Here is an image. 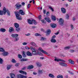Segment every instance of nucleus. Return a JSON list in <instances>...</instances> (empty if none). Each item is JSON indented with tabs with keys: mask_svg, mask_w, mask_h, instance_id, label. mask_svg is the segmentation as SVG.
Instances as JSON below:
<instances>
[{
	"mask_svg": "<svg viewBox=\"0 0 78 78\" xmlns=\"http://www.w3.org/2000/svg\"><path fill=\"white\" fill-rule=\"evenodd\" d=\"M37 28V26H32V28L33 29H34V28Z\"/></svg>",
	"mask_w": 78,
	"mask_h": 78,
	"instance_id": "nucleus-53",
	"label": "nucleus"
},
{
	"mask_svg": "<svg viewBox=\"0 0 78 78\" xmlns=\"http://www.w3.org/2000/svg\"><path fill=\"white\" fill-rule=\"evenodd\" d=\"M9 31L10 33H11L12 31H14V28L12 27H10Z\"/></svg>",
	"mask_w": 78,
	"mask_h": 78,
	"instance_id": "nucleus-21",
	"label": "nucleus"
},
{
	"mask_svg": "<svg viewBox=\"0 0 78 78\" xmlns=\"http://www.w3.org/2000/svg\"><path fill=\"white\" fill-rule=\"evenodd\" d=\"M52 19L54 21H55L56 19V17L55 16H52Z\"/></svg>",
	"mask_w": 78,
	"mask_h": 78,
	"instance_id": "nucleus-30",
	"label": "nucleus"
},
{
	"mask_svg": "<svg viewBox=\"0 0 78 78\" xmlns=\"http://www.w3.org/2000/svg\"><path fill=\"white\" fill-rule=\"evenodd\" d=\"M27 22L29 24H30V25H32L33 24V22H32V20L29 19L27 20Z\"/></svg>",
	"mask_w": 78,
	"mask_h": 78,
	"instance_id": "nucleus-17",
	"label": "nucleus"
},
{
	"mask_svg": "<svg viewBox=\"0 0 78 78\" xmlns=\"http://www.w3.org/2000/svg\"><path fill=\"white\" fill-rule=\"evenodd\" d=\"M3 11L2 10H0V15L2 16L3 15Z\"/></svg>",
	"mask_w": 78,
	"mask_h": 78,
	"instance_id": "nucleus-40",
	"label": "nucleus"
},
{
	"mask_svg": "<svg viewBox=\"0 0 78 78\" xmlns=\"http://www.w3.org/2000/svg\"><path fill=\"white\" fill-rule=\"evenodd\" d=\"M19 72L20 73H22V74H24V75H27V72L25 71H23L22 70H20L19 71Z\"/></svg>",
	"mask_w": 78,
	"mask_h": 78,
	"instance_id": "nucleus-12",
	"label": "nucleus"
},
{
	"mask_svg": "<svg viewBox=\"0 0 78 78\" xmlns=\"http://www.w3.org/2000/svg\"><path fill=\"white\" fill-rule=\"evenodd\" d=\"M48 76L50 78H55V76L54 75L52 74H49L48 75Z\"/></svg>",
	"mask_w": 78,
	"mask_h": 78,
	"instance_id": "nucleus-18",
	"label": "nucleus"
},
{
	"mask_svg": "<svg viewBox=\"0 0 78 78\" xmlns=\"http://www.w3.org/2000/svg\"><path fill=\"white\" fill-rule=\"evenodd\" d=\"M16 77L17 78H23L25 77H26V76H24V75L21 74H18L17 75Z\"/></svg>",
	"mask_w": 78,
	"mask_h": 78,
	"instance_id": "nucleus-9",
	"label": "nucleus"
},
{
	"mask_svg": "<svg viewBox=\"0 0 78 78\" xmlns=\"http://www.w3.org/2000/svg\"><path fill=\"white\" fill-rule=\"evenodd\" d=\"M46 12V10H43V13H44V14H45Z\"/></svg>",
	"mask_w": 78,
	"mask_h": 78,
	"instance_id": "nucleus-61",
	"label": "nucleus"
},
{
	"mask_svg": "<svg viewBox=\"0 0 78 78\" xmlns=\"http://www.w3.org/2000/svg\"><path fill=\"white\" fill-rule=\"evenodd\" d=\"M51 33V30L50 29H48L46 31V34L47 36L49 35Z\"/></svg>",
	"mask_w": 78,
	"mask_h": 78,
	"instance_id": "nucleus-14",
	"label": "nucleus"
},
{
	"mask_svg": "<svg viewBox=\"0 0 78 78\" xmlns=\"http://www.w3.org/2000/svg\"><path fill=\"white\" fill-rule=\"evenodd\" d=\"M15 6H16L17 9H19L20 8V7L22 6V5H19V3H17L16 4Z\"/></svg>",
	"mask_w": 78,
	"mask_h": 78,
	"instance_id": "nucleus-6",
	"label": "nucleus"
},
{
	"mask_svg": "<svg viewBox=\"0 0 78 78\" xmlns=\"http://www.w3.org/2000/svg\"><path fill=\"white\" fill-rule=\"evenodd\" d=\"M30 6H31V4H28V5H27V8L29 9V8H30Z\"/></svg>",
	"mask_w": 78,
	"mask_h": 78,
	"instance_id": "nucleus-49",
	"label": "nucleus"
},
{
	"mask_svg": "<svg viewBox=\"0 0 78 78\" xmlns=\"http://www.w3.org/2000/svg\"><path fill=\"white\" fill-rule=\"evenodd\" d=\"M23 58H25L27 55H26V54H25V52L24 51H23Z\"/></svg>",
	"mask_w": 78,
	"mask_h": 78,
	"instance_id": "nucleus-28",
	"label": "nucleus"
},
{
	"mask_svg": "<svg viewBox=\"0 0 78 78\" xmlns=\"http://www.w3.org/2000/svg\"><path fill=\"white\" fill-rule=\"evenodd\" d=\"M74 51H75L73 50H70V53H73Z\"/></svg>",
	"mask_w": 78,
	"mask_h": 78,
	"instance_id": "nucleus-50",
	"label": "nucleus"
},
{
	"mask_svg": "<svg viewBox=\"0 0 78 78\" xmlns=\"http://www.w3.org/2000/svg\"><path fill=\"white\" fill-rule=\"evenodd\" d=\"M16 31L17 32H20V28H17L16 29Z\"/></svg>",
	"mask_w": 78,
	"mask_h": 78,
	"instance_id": "nucleus-32",
	"label": "nucleus"
},
{
	"mask_svg": "<svg viewBox=\"0 0 78 78\" xmlns=\"http://www.w3.org/2000/svg\"><path fill=\"white\" fill-rule=\"evenodd\" d=\"M49 9H51L52 11H54V10L51 7H49Z\"/></svg>",
	"mask_w": 78,
	"mask_h": 78,
	"instance_id": "nucleus-46",
	"label": "nucleus"
},
{
	"mask_svg": "<svg viewBox=\"0 0 78 78\" xmlns=\"http://www.w3.org/2000/svg\"><path fill=\"white\" fill-rule=\"evenodd\" d=\"M3 59L0 58V64H3Z\"/></svg>",
	"mask_w": 78,
	"mask_h": 78,
	"instance_id": "nucleus-37",
	"label": "nucleus"
},
{
	"mask_svg": "<svg viewBox=\"0 0 78 78\" xmlns=\"http://www.w3.org/2000/svg\"><path fill=\"white\" fill-rule=\"evenodd\" d=\"M31 44L32 45H33V46H35V47H36V44L34 43L33 42H31Z\"/></svg>",
	"mask_w": 78,
	"mask_h": 78,
	"instance_id": "nucleus-33",
	"label": "nucleus"
},
{
	"mask_svg": "<svg viewBox=\"0 0 78 78\" xmlns=\"http://www.w3.org/2000/svg\"><path fill=\"white\" fill-rule=\"evenodd\" d=\"M66 17L67 19H69V15L68 14H67L66 15Z\"/></svg>",
	"mask_w": 78,
	"mask_h": 78,
	"instance_id": "nucleus-44",
	"label": "nucleus"
},
{
	"mask_svg": "<svg viewBox=\"0 0 78 78\" xmlns=\"http://www.w3.org/2000/svg\"><path fill=\"white\" fill-rule=\"evenodd\" d=\"M15 66H16V67H17V66H19V63H16L15 64Z\"/></svg>",
	"mask_w": 78,
	"mask_h": 78,
	"instance_id": "nucleus-45",
	"label": "nucleus"
},
{
	"mask_svg": "<svg viewBox=\"0 0 78 78\" xmlns=\"http://www.w3.org/2000/svg\"><path fill=\"white\" fill-rule=\"evenodd\" d=\"M37 65L38 67H42V64L39 62L37 63Z\"/></svg>",
	"mask_w": 78,
	"mask_h": 78,
	"instance_id": "nucleus-19",
	"label": "nucleus"
},
{
	"mask_svg": "<svg viewBox=\"0 0 78 78\" xmlns=\"http://www.w3.org/2000/svg\"><path fill=\"white\" fill-rule=\"evenodd\" d=\"M34 68V66H33L29 65L28 66L27 69H32Z\"/></svg>",
	"mask_w": 78,
	"mask_h": 78,
	"instance_id": "nucleus-16",
	"label": "nucleus"
},
{
	"mask_svg": "<svg viewBox=\"0 0 78 78\" xmlns=\"http://www.w3.org/2000/svg\"><path fill=\"white\" fill-rule=\"evenodd\" d=\"M25 69H26V67H25V66H24V67L22 68L21 70H25Z\"/></svg>",
	"mask_w": 78,
	"mask_h": 78,
	"instance_id": "nucleus-59",
	"label": "nucleus"
},
{
	"mask_svg": "<svg viewBox=\"0 0 78 78\" xmlns=\"http://www.w3.org/2000/svg\"><path fill=\"white\" fill-rule=\"evenodd\" d=\"M25 35L26 36H30V33H28L27 34H26Z\"/></svg>",
	"mask_w": 78,
	"mask_h": 78,
	"instance_id": "nucleus-58",
	"label": "nucleus"
},
{
	"mask_svg": "<svg viewBox=\"0 0 78 78\" xmlns=\"http://www.w3.org/2000/svg\"><path fill=\"white\" fill-rule=\"evenodd\" d=\"M46 40V38H44V37H41V40L43 41H45Z\"/></svg>",
	"mask_w": 78,
	"mask_h": 78,
	"instance_id": "nucleus-36",
	"label": "nucleus"
},
{
	"mask_svg": "<svg viewBox=\"0 0 78 78\" xmlns=\"http://www.w3.org/2000/svg\"><path fill=\"white\" fill-rule=\"evenodd\" d=\"M11 68V66L10 65H9L7 66V70H9Z\"/></svg>",
	"mask_w": 78,
	"mask_h": 78,
	"instance_id": "nucleus-27",
	"label": "nucleus"
},
{
	"mask_svg": "<svg viewBox=\"0 0 78 78\" xmlns=\"http://www.w3.org/2000/svg\"><path fill=\"white\" fill-rule=\"evenodd\" d=\"M50 27L52 28H56V24L54 23H51L50 24Z\"/></svg>",
	"mask_w": 78,
	"mask_h": 78,
	"instance_id": "nucleus-10",
	"label": "nucleus"
},
{
	"mask_svg": "<svg viewBox=\"0 0 78 78\" xmlns=\"http://www.w3.org/2000/svg\"><path fill=\"white\" fill-rule=\"evenodd\" d=\"M32 24L33 23H34L35 25H37V22L34 20H32Z\"/></svg>",
	"mask_w": 78,
	"mask_h": 78,
	"instance_id": "nucleus-23",
	"label": "nucleus"
},
{
	"mask_svg": "<svg viewBox=\"0 0 78 78\" xmlns=\"http://www.w3.org/2000/svg\"><path fill=\"white\" fill-rule=\"evenodd\" d=\"M11 78H16L15 75H14V74L12 73L11 74Z\"/></svg>",
	"mask_w": 78,
	"mask_h": 78,
	"instance_id": "nucleus-25",
	"label": "nucleus"
},
{
	"mask_svg": "<svg viewBox=\"0 0 78 78\" xmlns=\"http://www.w3.org/2000/svg\"><path fill=\"white\" fill-rule=\"evenodd\" d=\"M55 61H57L58 62L59 61V59H58L56 58H55V59H54Z\"/></svg>",
	"mask_w": 78,
	"mask_h": 78,
	"instance_id": "nucleus-52",
	"label": "nucleus"
},
{
	"mask_svg": "<svg viewBox=\"0 0 78 78\" xmlns=\"http://www.w3.org/2000/svg\"><path fill=\"white\" fill-rule=\"evenodd\" d=\"M59 64L61 66H63V67H67V65L65 63L62 62H60L59 63Z\"/></svg>",
	"mask_w": 78,
	"mask_h": 78,
	"instance_id": "nucleus-8",
	"label": "nucleus"
},
{
	"mask_svg": "<svg viewBox=\"0 0 78 78\" xmlns=\"http://www.w3.org/2000/svg\"><path fill=\"white\" fill-rule=\"evenodd\" d=\"M6 12H7V15L9 16H10V12L9 11L8 9H6V8L4 7L3 9V13L4 15L6 14Z\"/></svg>",
	"mask_w": 78,
	"mask_h": 78,
	"instance_id": "nucleus-3",
	"label": "nucleus"
},
{
	"mask_svg": "<svg viewBox=\"0 0 78 78\" xmlns=\"http://www.w3.org/2000/svg\"><path fill=\"white\" fill-rule=\"evenodd\" d=\"M3 55L4 56H8V53L7 52H5L3 54Z\"/></svg>",
	"mask_w": 78,
	"mask_h": 78,
	"instance_id": "nucleus-31",
	"label": "nucleus"
},
{
	"mask_svg": "<svg viewBox=\"0 0 78 78\" xmlns=\"http://www.w3.org/2000/svg\"><path fill=\"white\" fill-rule=\"evenodd\" d=\"M64 20H63L62 18H60L58 22L59 24L62 26H63V25H64Z\"/></svg>",
	"mask_w": 78,
	"mask_h": 78,
	"instance_id": "nucleus-4",
	"label": "nucleus"
},
{
	"mask_svg": "<svg viewBox=\"0 0 78 78\" xmlns=\"http://www.w3.org/2000/svg\"><path fill=\"white\" fill-rule=\"evenodd\" d=\"M69 61L70 63H71L72 64H74L75 63L74 62V61H73L72 60V59H69Z\"/></svg>",
	"mask_w": 78,
	"mask_h": 78,
	"instance_id": "nucleus-20",
	"label": "nucleus"
},
{
	"mask_svg": "<svg viewBox=\"0 0 78 78\" xmlns=\"http://www.w3.org/2000/svg\"><path fill=\"white\" fill-rule=\"evenodd\" d=\"M32 54L34 55H37V50L34 48V49H32Z\"/></svg>",
	"mask_w": 78,
	"mask_h": 78,
	"instance_id": "nucleus-5",
	"label": "nucleus"
},
{
	"mask_svg": "<svg viewBox=\"0 0 78 78\" xmlns=\"http://www.w3.org/2000/svg\"><path fill=\"white\" fill-rule=\"evenodd\" d=\"M38 50L41 51V52L43 53H44V54H45L46 55H48V53L46 52V51H44L43 50H41V48H39Z\"/></svg>",
	"mask_w": 78,
	"mask_h": 78,
	"instance_id": "nucleus-7",
	"label": "nucleus"
},
{
	"mask_svg": "<svg viewBox=\"0 0 78 78\" xmlns=\"http://www.w3.org/2000/svg\"><path fill=\"white\" fill-rule=\"evenodd\" d=\"M27 43L24 42L23 43V45H27Z\"/></svg>",
	"mask_w": 78,
	"mask_h": 78,
	"instance_id": "nucleus-51",
	"label": "nucleus"
},
{
	"mask_svg": "<svg viewBox=\"0 0 78 78\" xmlns=\"http://www.w3.org/2000/svg\"><path fill=\"white\" fill-rule=\"evenodd\" d=\"M14 14H15L16 18L19 20H22V18L20 16V14L21 15H24V14H25V13H24V12H23L22 10H20L19 11V12H17V11H16L14 12Z\"/></svg>",
	"mask_w": 78,
	"mask_h": 78,
	"instance_id": "nucleus-1",
	"label": "nucleus"
},
{
	"mask_svg": "<svg viewBox=\"0 0 78 78\" xmlns=\"http://www.w3.org/2000/svg\"><path fill=\"white\" fill-rule=\"evenodd\" d=\"M51 42H52V43H55V42H56V40L54 39H51Z\"/></svg>",
	"mask_w": 78,
	"mask_h": 78,
	"instance_id": "nucleus-24",
	"label": "nucleus"
},
{
	"mask_svg": "<svg viewBox=\"0 0 78 78\" xmlns=\"http://www.w3.org/2000/svg\"><path fill=\"white\" fill-rule=\"evenodd\" d=\"M71 27L72 28V29H73V25H71Z\"/></svg>",
	"mask_w": 78,
	"mask_h": 78,
	"instance_id": "nucleus-63",
	"label": "nucleus"
},
{
	"mask_svg": "<svg viewBox=\"0 0 78 78\" xmlns=\"http://www.w3.org/2000/svg\"><path fill=\"white\" fill-rule=\"evenodd\" d=\"M61 10L62 12L63 13V14H65V13L66 12V9L64 8H61Z\"/></svg>",
	"mask_w": 78,
	"mask_h": 78,
	"instance_id": "nucleus-15",
	"label": "nucleus"
},
{
	"mask_svg": "<svg viewBox=\"0 0 78 78\" xmlns=\"http://www.w3.org/2000/svg\"><path fill=\"white\" fill-rule=\"evenodd\" d=\"M41 55V52L39 51L38 50H37V55Z\"/></svg>",
	"mask_w": 78,
	"mask_h": 78,
	"instance_id": "nucleus-47",
	"label": "nucleus"
},
{
	"mask_svg": "<svg viewBox=\"0 0 78 78\" xmlns=\"http://www.w3.org/2000/svg\"><path fill=\"white\" fill-rule=\"evenodd\" d=\"M33 74H34V75H36V74H37V73H36V72H34L33 73Z\"/></svg>",
	"mask_w": 78,
	"mask_h": 78,
	"instance_id": "nucleus-64",
	"label": "nucleus"
},
{
	"mask_svg": "<svg viewBox=\"0 0 78 78\" xmlns=\"http://www.w3.org/2000/svg\"><path fill=\"white\" fill-rule=\"evenodd\" d=\"M26 55H27V56H33V54H32V53H31V52L29 51L27 52Z\"/></svg>",
	"mask_w": 78,
	"mask_h": 78,
	"instance_id": "nucleus-13",
	"label": "nucleus"
},
{
	"mask_svg": "<svg viewBox=\"0 0 78 78\" xmlns=\"http://www.w3.org/2000/svg\"><path fill=\"white\" fill-rule=\"evenodd\" d=\"M56 38V36L55 35H53L51 37V39H55V38Z\"/></svg>",
	"mask_w": 78,
	"mask_h": 78,
	"instance_id": "nucleus-54",
	"label": "nucleus"
},
{
	"mask_svg": "<svg viewBox=\"0 0 78 78\" xmlns=\"http://www.w3.org/2000/svg\"><path fill=\"white\" fill-rule=\"evenodd\" d=\"M0 31H1V32H5V31H6V29L3 28H2L0 29Z\"/></svg>",
	"mask_w": 78,
	"mask_h": 78,
	"instance_id": "nucleus-26",
	"label": "nucleus"
},
{
	"mask_svg": "<svg viewBox=\"0 0 78 78\" xmlns=\"http://www.w3.org/2000/svg\"><path fill=\"white\" fill-rule=\"evenodd\" d=\"M41 15H40L39 16L38 19L39 20H41L42 19V18H41Z\"/></svg>",
	"mask_w": 78,
	"mask_h": 78,
	"instance_id": "nucleus-55",
	"label": "nucleus"
},
{
	"mask_svg": "<svg viewBox=\"0 0 78 78\" xmlns=\"http://www.w3.org/2000/svg\"><path fill=\"white\" fill-rule=\"evenodd\" d=\"M11 36H12V37H13V38H15L14 41L15 42H17V41H19V38L18 37V36H19V34H12Z\"/></svg>",
	"mask_w": 78,
	"mask_h": 78,
	"instance_id": "nucleus-2",
	"label": "nucleus"
},
{
	"mask_svg": "<svg viewBox=\"0 0 78 78\" xmlns=\"http://www.w3.org/2000/svg\"><path fill=\"white\" fill-rule=\"evenodd\" d=\"M59 32H57L56 33H55V35H58L59 34Z\"/></svg>",
	"mask_w": 78,
	"mask_h": 78,
	"instance_id": "nucleus-60",
	"label": "nucleus"
},
{
	"mask_svg": "<svg viewBox=\"0 0 78 78\" xmlns=\"http://www.w3.org/2000/svg\"><path fill=\"white\" fill-rule=\"evenodd\" d=\"M59 61H61V62H66V61L60 59H59Z\"/></svg>",
	"mask_w": 78,
	"mask_h": 78,
	"instance_id": "nucleus-38",
	"label": "nucleus"
},
{
	"mask_svg": "<svg viewBox=\"0 0 78 78\" xmlns=\"http://www.w3.org/2000/svg\"><path fill=\"white\" fill-rule=\"evenodd\" d=\"M0 51H5V50L3 48H0Z\"/></svg>",
	"mask_w": 78,
	"mask_h": 78,
	"instance_id": "nucleus-39",
	"label": "nucleus"
},
{
	"mask_svg": "<svg viewBox=\"0 0 78 78\" xmlns=\"http://www.w3.org/2000/svg\"><path fill=\"white\" fill-rule=\"evenodd\" d=\"M18 58H19L20 59H22V56L20 54L18 55Z\"/></svg>",
	"mask_w": 78,
	"mask_h": 78,
	"instance_id": "nucleus-42",
	"label": "nucleus"
},
{
	"mask_svg": "<svg viewBox=\"0 0 78 78\" xmlns=\"http://www.w3.org/2000/svg\"><path fill=\"white\" fill-rule=\"evenodd\" d=\"M35 36H40V34L38 33H36L35 34Z\"/></svg>",
	"mask_w": 78,
	"mask_h": 78,
	"instance_id": "nucleus-48",
	"label": "nucleus"
},
{
	"mask_svg": "<svg viewBox=\"0 0 78 78\" xmlns=\"http://www.w3.org/2000/svg\"><path fill=\"white\" fill-rule=\"evenodd\" d=\"M12 62H13V63H16V60L13 59L12 60Z\"/></svg>",
	"mask_w": 78,
	"mask_h": 78,
	"instance_id": "nucleus-41",
	"label": "nucleus"
},
{
	"mask_svg": "<svg viewBox=\"0 0 78 78\" xmlns=\"http://www.w3.org/2000/svg\"><path fill=\"white\" fill-rule=\"evenodd\" d=\"M28 59L23 58L21 59V61H27Z\"/></svg>",
	"mask_w": 78,
	"mask_h": 78,
	"instance_id": "nucleus-29",
	"label": "nucleus"
},
{
	"mask_svg": "<svg viewBox=\"0 0 78 78\" xmlns=\"http://www.w3.org/2000/svg\"><path fill=\"white\" fill-rule=\"evenodd\" d=\"M39 73H42V70H39L38 71Z\"/></svg>",
	"mask_w": 78,
	"mask_h": 78,
	"instance_id": "nucleus-56",
	"label": "nucleus"
},
{
	"mask_svg": "<svg viewBox=\"0 0 78 78\" xmlns=\"http://www.w3.org/2000/svg\"><path fill=\"white\" fill-rule=\"evenodd\" d=\"M41 21L42 23H46V21L45 20L43 19L42 20H41Z\"/></svg>",
	"mask_w": 78,
	"mask_h": 78,
	"instance_id": "nucleus-43",
	"label": "nucleus"
},
{
	"mask_svg": "<svg viewBox=\"0 0 78 78\" xmlns=\"http://www.w3.org/2000/svg\"><path fill=\"white\" fill-rule=\"evenodd\" d=\"M44 20H45L47 22H48V23H50V22H51L50 19V18L48 17H46L45 18Z\"/></svg>",
	"mask_w": 78,
	"mask_h": 78,
	"instance_id": "nucleus-11",
	"label": "nucleus"
},
{
	"mask_svg": "<svg viewBox=\"0 0 78 78\" xmlns=\"http://www.w3.org/2000/svg\"><path fill=\"white\" fill-rule=\"evenodd\" d=\"M57 78H63V76L61 75H58L57 76Z\"/></svg>",
	"mask_w": 78,
	"mask_h": 78,
	"instance_id": "nucleus-35",
	"label": "nucleus"
},
{
	"mask_svg": "<svg viewBox=\"0 0 78 78\" xmlns=\"http://www.w3.org/2000/svg\"><path fill=\"white\" fill-rule=\"evenodd\" d=\"M14 25L15 27H16V28H18V27H19V24L17 23H14Z\"/></svg>",
	"mask_w": 78,
	"mask_h": 78,
	"instance_id": "nucleus-22",
	"label": "nucleus"
},
{
	"mask_svg": "<svg viewBox=\"0 0 78 78\" xmlns=\"http://www.w3.org/2000/svg\"><path fill=\"white\" fill-rule=\"evenodd\" d=\"M34 48H33V47H30V49L31 50V51H32L33 49H34Z\"/></svg>",
	"mask_w": 78,
	"mask_h": 78,
	"instance_id": "nucleus-57",
	"label": "nucleus"
},
{
	"mask_svg": "<svg viewBox=\"0 0 78 78\" xmlns=\"http://www.w3.org/2000/svg\"><path fill=\"white\" fill-rule=\"evenodd\" d=\"M70 46H67L64 48V49L65 50H69V49H70Z\"/></svg>",
	"mask_w": 78,
	"mask_h": 78,
	"instance_id": "nucleus-34",
	"label": "nucleus"
},
{
	"mask_svg": "<svg viewBox=\"0 0 78 78\" xmlns=\"http://www.w3.org/2000/svg\"><path fill=\"white\" fill-rule=\"evenodd\" d=\"M25 49H30V48L28 47H25Z\"/></svg>",
	"mask_w": 78,
	"mask_h": 78,
	"instance_id": "nucleus-62",
	"label": "nucleus"
}]
</instances>
